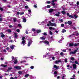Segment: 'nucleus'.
Segmentation results:
<instances>
[{"label": "nucleus", "mask_w": 79, "mask_h": 79, "mask_svg": "<svg viewBox=\"0 0 79 79\" xmlns=\"http://www.w3.org/2000/svg\"><path fill=\"white\" fill-rule=\"evenodd\" d=\"M18 63V61H17V60H15L14 63L15 64H16Z\"/></svg>", "instance_id": "obj_25"}, {"label": "nucleus", "mask_w": 79, "mask_h": 79, "mask_svg": "<svg viewBox=\"0 0 79 79\" xmlns=\"http://www.w3.org/2000/svg\"><path fill=\"white\" fill-rule=\"evenodd\" d=\"M67 16H69V13H67Z\"/></svg>", "instance_id": "obj_63"}, {"label": "nucleus", "mask_w": 79, "mask_h": 79, "mask_svg": "<svg viewBox=\"0 0 79 79\" xmlns=\"http://www.w3.org/2000/svg\"><path fill=\"white\" fill-rule=\"evenodd\" d=\"M34 8H37V7L36 5H34Z\"/></svg>", "instance_id": "obj_55"}, {"label": "nucleus", "mask_w": 79, "mask_h": 79, "mask_svg": "<svg viewBox=\"0 0 79 79\" xmlns=\"http://www.w3.org/2000/svg\"><path fill=\"white\" fill-rule=\"evenodd\" d=\"M73 68L74 69H76V67L77 66V65H76V64H73Z\"/></svg>", "instance_id": "obj_7"}, {"label": "nucleus", "mask_w": 79, "mask_h": 79, "mask_svg": "<svg viewBox=\"0 0 79 79\" xmlns=\"http://www.w3.org/2000/svg\"><path fill=\"white\" fill-rule=\"evenodd\" d=\"M70 59L71 60H72V61H74V57H70Z\"/></svg>", "instance_id": "obj_18"}, {"label": "nucleus", "mask_w": 79, "mask_h": 79, "mask_svg": "<svg viewBox=\"0 0 79 79\" xmlns=\"http://www.w3.org/2000/svg\"><path fill=\"white\" fill-rule=\"evenodd\" d=\"M62 52H66V50H63Z\"/></svg>", "instance_id": "obj_59"}, {"label": "nucleus", "mask_w": 79, "mask_h": 79, "mask_svg": "<svg viewBox=\"0 0 79 79\" xmlns=\"http://www.w3.org/2000/svg\"><path fill=\"white\" fill-rule=\"evenodd\" d=\"M29 76V74H27L25 75V77H28V76Z\"/></svg>", "instance_id": "obj_24"}, {"label": "nucleus", "mask_w": 79, "mask_h": 79, "mask_svg": "<svg viewBox=\"0 0 79 79\" xmlns=\"http://www.w3.org/2000/svg\"><path fill=\"white\" fill-rule=\"evenodd\" d=\"M68 59L66 58L65 59L64 61L65 63H67L68 62Z\"/></svg>", "instance_id": "obj_30"}, {"label": "nucleus", "mask_w": 79, "mask_h": 79, "mask_svg": "<svg viewBox=\"0 0 79 79\" xmlns=\"http://www.w3.org/2000/svg\"><path fill=\"white\" fill-rule=\"evenodd\" d=\"M3 20V19L2 18H0V21H2Z\"/></svg>", "instance_id": "obj_58"}, {"label": "nucleus", "mask_w": 79, "mask_h": 79, "mask_svg": "<svg viewBox=\"0 0 79 79\" xmlns=\"http://www.w3.org/2000/svg\"><path fill=\"white\" fill-rule=\"evenodd\" d=\"M47 8H50V6L47 5Z\"/></svg>", "instance_id": "obj_51"}, {"label": "nucleus", "mask_w": 79, "mask_h": 79, "mask_svg": "<svg viewBox=\"0 0 79 79\" xmlns=\"http://www.w3.org/2000/svg\"><path fill=\"white\" fill-rule=\"evenodd\" d=\"M60 21V22H63V20L62 19H60L59 20Z\"/></svg>", "instance_id": "obj_44"}, {"label": "nucleus", "mask_w": 79, "mask_h": 79, "mask_svg": "<svg viewBox=\"0 0 79 79\" xmlns=\"http://www.w3.org/2000/svg\"><path fill=\"white\" fill-rule=\"evenodd\" d=\"M69 18H73V16L72 15H69Z\"/></svg>", "instance_id": "obj_35"}, {"label": "nucleus", "mask_w": 79, "mask_h": 79, "mask_svg": "<svg viewBox=\"0 0 79 79\" xmlns=\"http://www.w3.org/2000/svg\"><path fill=\"white\" fill-rule=\"evenodd\" d=\"M68 24H69V25H70V24H71V23H72V22L71 21H69L68 22Z\"/></svg>", "instance_id": "obj_17"}, {"label": "nucleus", "mask_w": 79, "mask_h": 79, "mask_svg": "<svg viewBox=\"0 0 79 79\" xmlns=\"http://www.w3.org/2000/svg\"><path fill=\"white\" fill-rule=\"evenodd\" d=\"M49 33L50 35H52V31H49Z\"/></svg>", "instance_id": "obj_32"}, {"label": "nucleus", "mask_w": 79, "mask_h": 79, "mask_svg": "<svg viewBox=\"0 0 79 79\" xmlns=\"http://www.w3.org/2000/svg\"><path fill=\"white\" fill-rule=\"evenodd\" d=\"M37 33L38 34V33H40V32H41V30H38L37 31Z\"/></svg>", "instance_id": "obj_21"}, {"label": "nucleus", "mask_w": 79, "mask_h": 79, "mask_svg": "<svg viewBox=\"0 0 79 79\" xmlns=\"http://www.w3.org/2000/svg\"><path fill=\"white\" fill-rule=\"evenodd\" d=\"M0 10H1V11H3V8L1 7H0Z\"/></svg>", "instance_id": "obj_54"}, {"label": "nucleus", "mask_w": 79, "mask_h": 79, "mask_svg": "<svg viewBox=\"0 0 79 79\" xmlns=\"http://www.w3.org/2000/svg\"><path fill=\"white\" fill-rule=\"evenodd\" d=\"M40 39H41V40H45V38H44L43 37H41L40 38Z\"/></svg>", "instance_id": "obj_28"}, {"label": "nucleus", "mask_w": 79, "mask_h": 79, "mask_svg": "<svg viewBox=\"0 0 79 79\" xmlns=\"http://www.w3.org/2000/svg\"><path fill=\"white\" fill-rule=\"evenodd\" d=\"M25 42H26V41L25 40H24L22 42V43L23 44H24Z\"/></svg>", "instance_id": "obj_33"}, {"label": "nucleus", "mask_w": 79, "mask_h": 79, "mask_svg": "<svg viewBox=\"0 0 79 79\" xmlns=\"http://www.w3.org/2000/svg\"><path fill=\"white\" fill-rule=\"evenodd\" d=\"M14 34L15 35V38H17V37H18V35H17V34H16V33H15Z\"/></svg>", "instance_id": "obj_11"}, {"label": "nucleus", "mask_w": 79, "mask_h": 79, "mask_svg": "<svg viewBox=\"0 0 79 79\" xmlns=\"http://www.w3.org/2000/svg\"><path fill=\"white\" fill-rule=\"evenodd\" d=\"M14 68L18 69V70H20V69H21V67L20 66H15L14 67Z\"/></svg>", "instance_id": "obj_1"}, {"label": "nucleus", "mask_w": 79, "mask_h": 79, "mask_svg": "<svg viewBox=\"0 0 79 79\" xmlns=\"http://www.w3.org/2000/svg\"><path fill=\"white\" fill-rule=\"evenodd\" d=\"M55 15L56 16H59L60 15L58 14H55Z\"/></svg>", "instance_id": "obj_34"}, {"label": "nucleus", "mask_w": 79, "mask_h": 79, "mask_svg": "<svg viewBox=\"0 0 79 79\" xmlns=\"http://www.w3.org/2000/svg\"><path fill=\"white\" fill-rule=\"evenodd\" d=\"M12 69V67H8V70H7V72H8L10 71V69Z\"/></svg>", "instance_id": "obj_10"}, {"label": "nucleus", "mask_w": 79, "mask_h": 79, "mask_svg": "<svg viewBox=\"0 0 79 79\" xmlns=\"http://www.w3.org/2000/svg\"><path fill=\"white\" fill-rule=\"evenodd\" d=\"M66 30L64 29H63L62 30V32L63 33H64V32H66Z\"/></svg>", "instance_id": "obj_16"}, {"label": "nucleus", "mask_w": 79, "mask_h": 79, "mask_svg": "<svg viewBox=\"0 0 79 79\" xmlns=\"http://www.w3.org/2000/svg\"><path fill=\"white\" fill-rule=\"evenodd\" d=\"M76 52H77V50H75L74 52H71L70 54V55H71V54H75Z\"/></svg>", "instance_id": "obj_3"}, {"label": "nucleus", "mask_w": 79, "mask_h": 79, "mask_svg": "<svg viewBox=\"0 0 79 79\" xmlns=\"http://www.w3.org/2000/svg\"><path fill=\"white\" fill-rule=\"evenodd\" d=\"M73 45L74 44H73L70 43L69 44V47H72L73 46Z\"/></svg>", "instance_id": "obj_15"}, {"label": "nucleus", "mask_w": 79, "mask_h": 79, "mask_svg": "<svg viewBox=\"0 0 79 79\" xmlns=\"http://www.w3.org/2000/svg\"><path fill=\"white\" fill-rule=\"evenodd\" d=\"M1 66H3V67H6V66H7V65H6L2 64L1 65Z\"/></svg>", "instance_id": "obj_19"}, {"label": "nucleus", "mask_w": 79, "mask_h": 79, "mask_svg": "<svg viewBox=\"0 0 79 79\" xmlns=\"http://www.w3.org/2000/svg\"><path fill=\"white\" fill-rule=\"evenodd\" d=\"M31 44H32V41H30L27 44L28 46H30V45H31Z\"/></svg>", "instance_id": "obj_8"}, {"label": "nucleus", "mask_w": 79, "mask_h": 79, "mask_svg": "<svg viewBox=\"0 0 79 79\" xmlns=\"http://www.w3.org/2000/svg\"><path fill=\"white\" fill-rule=\"evenodd\" d=\"M18 26H19V27H21V25L20 24H18Z\"/></svg>", "instance_id": "obj_37"}, {"label": "nucleus", "mask_w": 79, "mask_h": 79, "mask_svg": "<svg viewBox=\"0 0 79 79\" xmlns=\"http://www.w3.org/2000/svg\"><path fill=\"white\" fill-rule=\"evenodd\" d=\"M52 3H51L52 5H55V3H54L55 2H54V1H52Z\"/></svg>", "instance_id": "obj_13"}, {"label": "nucleus", "mask_w": 79, "mask_h": 79, "mask_svg": "<svg viewBox=\"0 0 79 79\" xmlns=\"http://www.w3.org/2000/svg\"><path fill=\"white\" fill-rule=\"evenodd\" d=\"M53 68H56V70L58 69H59V66H57L56 65H54Z\"/></svg>", "instance_id": "obj_4"}, {"label": "nucleus", "mask_w": 79, "mask_h": 79, "mask_svg": "<svg viewBox=\"0 0 79 79\" xmlns=\"http://www.w3.org/2000/svg\"><path fill=\"white\" fill-rule=\"evenodd\" d=\"M32 31H35V30L34 28L32 29Z\"/></svg>", "instance_id": "obj_61"}, {"label": "nucleus", "mask_w": 79, "mask_h": 79, "mask_svg": "<svg viewBox=\"0 0 79 79\" xmlns=\"http://www.w3.org/2000/svg\"><path fill=\"white\" fill-rule=\"evenodd\" d=\"M15 47V46L14 45H12L10 46V48L12 50H13L14 49V47Z\"/></svg>", "instance_id": "obj_9"}, {"label": "nucleus", "mask_w": 79, "mask_h": 79, "mask_svg": "<svg viewBox=\"0 0 79 79\" xmlns=\"http://www.w3.org/2000/svg\"><path fill=\"white\" fill-rule=\"evenodd\" d=\"M77 5H79V2H77Z\"/></svg>", "instance_id": "obj_64"}, {"label": "nucleus", "mask_w": 79, "mask_h": 79, "mask_svg": "<svg viewBox=\"0 0 79 79\" xmlns=\"http://www.w3.org/2000/svg\"><path fill=\"white\" fill-rule=\"evenodd\" d=\"M24 12H21L20 13V15H23V14H24Z\"/></svg>", "instance_id": "obj_38"}, {"label": "nucleus", "mask_w": 79, "mask_h": 79, "mask_svg": "<svg viewBox=\"0 0 79 79\" xmlns=\"http://www.w3.org/2000/svg\"><path fill=\"white\" fill-rule=\"evenodd\" d=\"M43 42L45 44H47L48 45H49V42L47 41H44Z\"/></svg>", "instance_id": "obj_5"}, {"label": "nucleus", "mask_w": 79, "mask_h": 79, "mask_svg": "<svg viewBox=\"0 0 79 79\" xmlns=\"http://www.w3.org/2000/svg\"><path fill=\"white\" fill-rule=\"evenodd\" d=\"M14 22H16V18H14L13 19Z\"/></svg>", "instance_id": "obj_31"}, {"label": "nucleus", "mask_w": 79, "mask_h": 79, "mask_svg": "<svg viewBox=\"0 0 79 79\" xmlns=\"http://www.w3.org/2000/svg\"><path fill=\"white\" fill-rule=\"evenodd\" d=\"M60 55H61L62 56H63V55H64V53H63V52H61L60 53Z\"/></svg>", "instance_id": "obj_36"}, {"label": "nucleus", "mask_w": 79, "mask_h": 79, "mask_svg": "<svg viewBox=\"0 0 79 79\" xmlns=\"http://www.w3.org/2000/svg\"><path fill=\"white\" fill-rule=\"evenodd\" d=\"M19 74H22V72H21V71H19Z\"/></svg>", "instance_id": "obj_29"}, {"label": "nucleus", "mask_w": 79, "mask_h": 79, "mask_svg": "<svg viewBox=\"0 0 79 79\" xmlns=\"http://www.w3.org/2000/svg\"><path fill=\"white\" fill-rule=\"evenodd\" d=\"M64 25L63 24L61 25V27H64Z\"/></svg>", "instance_id": "obj_41"}, {"label": "nucleus", "mask_w": 79, "mask_h": 79, "mask_svg": "<svg viewBox=\"0 0 79 79\" xmlns=\"http://www.w3.org/2000/svg\"><path fill=\"white\" fill-rule=\"evenodd\" d=\"M56 64H58L59 63H60L61 62V60H56L55 61Z\"/></svg>", "instance_id": "obj_6"}, {"label": "nucleus", "mask_w": 79, "mask_h": 79, "mask_svg": "<svg viewBox=\"0 0 79 79\" xmlns=\"http://www.w3.org/2000/svg\"><path fill=\"white\" fill-rule=\"evenodd\" d=\"M10 79H15V78H13V77H11L10 78Z\"/></svg>", "instance_id": "obj_62"}, {"label": "nucleus", "mask_w": 79, "mask_h": 79, "mask_svg": "<svg viewBox=\"0 0 79 79\" xmlns=\"http://www.w3.org/2000/svg\"><path fill=\"white\" fill-rule=\"evenodd\" d=\"M17 32H19L20 30L19 29H17L16 30Z\"/></svg>", "instance_id": "obj_43"}, {"label": "nucleus", "mask_w": 79, "mask_h": 79, "mask_svg": "<svg viewBox=\"0 0 79 79\" xmlns=\"http://www.w3.org/2000/svg\"><path fill=\"white\" fill-rule=\"evenodd\" d=\"M25 39V37H23L22 38V40H24Z\"/></svg>", "instance_id": "obj_45"}, {"label": "nucleus", "mask_w": 79, "mask_h": 79, "mask_svg": "<svg viewBox=\"0 0 79 79\" xmlns=\"http://www.w3.org/2000/svg\"><path fill=\"white\" fill-rule=\"evenodd\" d=\"M49 29H50V30H55V29L54 28H53L52 27H49Z\"/></svg>", "instance_id": "obj_12"}, {"label": "nucleus", "mask_w": 79, "mask_h": 79, "mask_svg": "<svg viewBox=\"0 0 79 79\" xmlns=\"http://www.w3.org/2000/svg\"><path fill=\"white\" fill-rule=\"evenodd\" d=\"M57 73H58V72H57L56 71L54 72V74H57Z\"/></svg>", "instance_id": "obj_46"}, {"label": "nucleus", "mask_w": 79, "mask_h": 79, "mask_svg": "<svg viewBox=\"0 0 79 79\" xmlns=\"http://www.w3.org/2000/svg\"><path fill=\"white\" fill-rule=\"evenodd\" d=\"M72 35H76L77 36H78V35H79V33H78V32L77 31H76L73 33V34Z\"/></svg>", "instance_id": "obj_2"}, {"label": "nucleus", "mask_w": 79, "mask_h": 79, "mask_svg": "<svg viewBox=\"0 0 79 79\" xmlns=\"http://www.w3.org/2000/svg\"><path fill=\"white\" fill-rule=\"evenodd\" d=\"M75 64H78V62H77V61H75Z\"/></svg>", "instance_id": "obj_50"}, {"label": "nucleus", "mask_w": 79, "mask_h": 79, "mask_svg": "<svg viewBox=\"0 0 79 79\" xmlns=\"http://www.w3.org/2000/svg\"><path fill=\"white\" fill-rule=\"evenodd\" d=\"M1 37L3 38V37H5V35L3 34H2L1 35Z\"/></svg>", "instance_id": "obj_40"}, {"label": "nucleus", "mask_w": 79, "mask_h": 79, "mask_svg": "<svg viewBox=\"0 0 79 79\" xmlns=\"http://www.w3.org/2000/svg\"><path fill=\"white\" fill-rule=\"evenodd\" d=\"M34 66H32L30 67L31 69H34Z\"/></svg>", "instance_id": "obj_48"}, {"label": "nucleus", "mask_w": 79, "mask_h": 79, "mask_svg": "<svg viewBox=\"0 0 79 79\" xmlns=\"http://www.w3.org/2000/svg\"><path fill=\"white\" fill-rule=\"evenodd\" d=\"M9 27L10 28H11V27H13V26L12 25H10L9 26Z\"/></svg>", "instance_id": "obj_57"}, {"label": "nucleus", "mask_w": 79, "mask_h": 79, "mask_svg": "<svg viewBox=\"0 0 79 79\" xmlns=\"http://www.w3.org/2000/svg\"><path fill=\"white\" fill-rule=\"evenodd\" d=\"M53 26H54L55 27H56V24L55 23H53Z\"/></svg>", "instance_id": "obj_39"}, {"label": "nucleus", "mask_w": 79, "mask_h": 79, "mask_svg": "<svg viewBox=\"0 0 79 79\" xmlns=\"http://www.w3.org/2000/svg\"><path fill=\"white\" fill-rule=\"evenodd\" d=\"M51 26H53V23H51L50 24Z\"/></svg>", "instance_id": "obj_47"}, {"label": "nucleus", "mask_w": 79, "mask_h": 79, "mask_svg": "<svg viewBox=\"0 0 79 79\" xmlns=\"http://www.w3.org/2000/svg\"><path fill=\"white\" fill-rule=\"evenodd\" d=\"M43 34V35H47V33L45 32Z\"/></svg>", "instance_id": "obj_42"}, {"label": "nucleus", "mask_w": 79, "mask_h": 79, "mask_svg": "<svg viewBox=\"0 0 79 79\" xmlns=\"http://www.w3.org/2000/svg\"><path fill=\"white\" fill-rule=\"evenodd\" d=\"M53 9H50L49 10V13H52V12H53Z\"/></svg>", "instance_id": "obj_20"}, {"label": "nucleus", "mask_w": 79, "mask_h": 79, "mask_svg": "<svg viewBox=\"0 0 79 79\" xmlns=\"http://www.w3.org/2000/svg\"><path fill=\"white\" fill-rule=\"evenodd\" d=\"M23 21L24 23H26V19H23Z\"/></svg>", "instance_id": "obj_22"}, {"label": "nucleus", "mask_w": 79, "mask_h": 79, "mask_svg": "<svg viewBox=\"0 0 79 79\" xmlns=\"http://www.w3.org/2000/svg\"><path fill=\"white\" fill-rule=\"evenodd\" d=\"M74 16L76 18H77V16L76 15H75Z\"/></svg>", "instance_id": "obj_49"}, {"label": "nucleus", "mask_w": 79, "mask_h": 79, "mask_svg": "<svg viewBox=\"0 0 79 79\" xmlns=\"http://www.w3.org/2000/svg\"><path fill=\"white\" fill-rule=\"evenodd\" d=\"M73 45L75 47H77V46H78V45H79V44L78 43L77 44H75L74 45Z\"/></svg>", "instance_id": "obj_14"}, {"label": "nucleus", "mask_w": 79, "mask_h": 79, "mask_svg": "<svg viewBox=\"0 0 79 79\" xmlns=\"http://www.w3.org/2000/svg\"><path fill=\"white\" fill-rule=\"evenodd\" d=\"M75 77V74L73 75L72 76V77H73L74 78V77Z\"/></svg>", "instance_id": "obj_56"}, {"label": "nucleus", "mask_w": 79, "mask_h": 79, "mask_svg": "<svg viewBox=\"0 0 79 79\" xmlns=\"http://www.w3.org/2000/svg\"><path fill=\"white\" fill-rule=\"evenodd\" d=\"M28 11L29 13H31V10H28Z\"/></svg>", "instance_id": "obj_53"}, {"label": "nucleus", "mask_w": 79, "mask_h": 79, "mask_svg": "<svg viewBox=\"0 0 79 79\" xmlns=\"http://www.w3.org/2000/svg\"><path fill=\"white\" fill-rule=\"evenodd\" d=\"M51 3V2H50V1H47L46 2V3L47 4L50 3Z\"/></svg>", "instance_id": "obj_26"}, {"label": "nucleus", "mask_w": 79, "mask_h": 79, "mask_svg": "<svg viewBox=\"0 0 79 79\" xmlns=\"http://www.w3.org/2000/svg\"><path fill=\"white\" fill-rule=\"evenodd\" d=\"M61 13L63 15H65L66 14V12L64 11H61Z\"/></svg>", "instance_id": "obj_23"}, {"label": "nucleus", "mask_w": 79, "mask_h": 79, "mask_svg": "<svg viewBox=\"0 0 79 79\" xmlns=\"http://www.w3.org/2000/svg\"><path fill=\"white\" fill-rule=\"evenodd\" d=\"M25 8H27V9L29 8V7H28V6H25Z\"/></svg>", "instance_id": "obj_52"}, {"label": "nucleus", "mask_w": 79, "mask_h": 79, "mask_svg": "<svg viewBox=\"0 0 79 79\" xmlns=\"http://www.w3.org/2000/svg\"><path fill=\"white\" fill-rule=\"evenodd\" d=\"M55 20V19H53L52 20V22H53V21H54V20Z\"/></svg>", "instance_id": "obj_60"}, {"label": "nucleus", "mask_w": 79, "mask_h": 79, "mask_svg": "<svg viewBox=\"0 0 79 79\" xmlns=\"http://www.w3.org/2000/svg\"><path fill=\"white\" fill-rule=\"evenodd\" d=\"M7 31L8 32H11V31L10 29H8Z\"/></svg>", "instance_id": "obj_27"}]
</instances>
